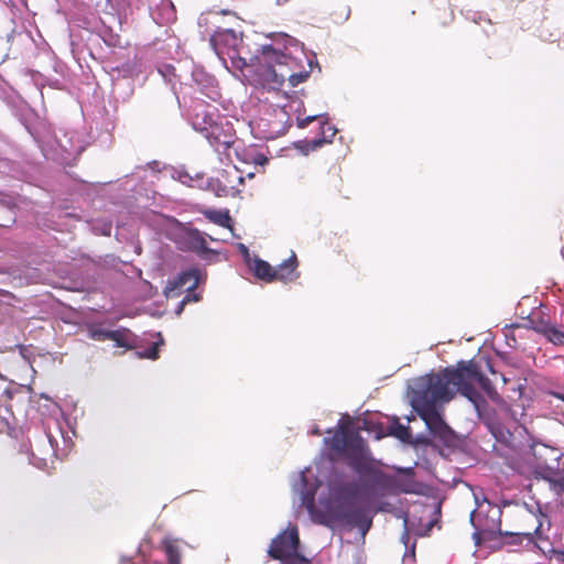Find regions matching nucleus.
<instances>
[{"label":"nucleus","instance_id":"nucleus-1","mask_svg":"<svg viewBox=\"0 0 564 564\" xmlns=\"http://www.w3.org/2000/svg\"><path fill=\"white\" fill-rule=\"evenodd\" d=\"M257 59L258 83L268 89H279L285 80L291 87H295L310 76V70L303 64L307 61L305 56H292L272 46H265L262 56H258Z\"/></svg>","mask_w":564,"mask_h":564},{"label":"nucleus","instance_id":"nucleus-2","mask_svg":"<svg viewBox=\"0 0 564 564\" xmlns=\"http://www.w3.org/2000/svg\"><path fill=\"white\" fill-rule=\"evenodd\" d=\"M462 375L456 368H445L437 373L417 378L412 389L414 410L435 409L438 403L449 402L454 398L451 386L459 392Z\"/></svg>","mask_w":564,"mask_h":564},{"label":"nucleus","instance_id":"nucleus-3","mask_svg":"<svg viewBox=\"0 0 564 564\" xmlns=\"http://www.w3.org/2000/svg\"><path fill=\"white\" fill-rule=\"evenodd\" d=\"M332 449L346 456L348 465L359 474L371 469L367 446L361 436L348 429L341 427L332 438Z\"/></svg>","mask_w":564,"mask_h":564},{"label":"nucleus","instance_id":"nucleus-4","mask_svg":"<svg viewBox=\"0 0 564 564\" xmlns=\"http://www.w3.org/2000/svg\"><path fill=\"white\" fill-rule=\"evenodd\" d=\"M457 371L462 375V383H459V393L471 401L478 406L481 401L480 393L474 387V382H477L481 390L496 403H502L503 400L495 389L491 381L481 373L477 362L459 361L457 364Z\"/></svg>","mask_w":564,"mask_h":564},{"label":"nucleus","instance_id":"nucleus-5","mask_svg":"<svg viewBox=\"0 0 564 564\" xmlns=\"http://www.w3.org/2000/svg\"><path fill=\"white\" fill-rule=\"evenodd\" d=\"M501 516L500 507L489 502L479 506L477 510L470 513V522L475 529L473 539L476 545L479 546L485 542L498 540L502 531Z\"/></svg>","mask_w":564,"mask_h":564},{"label":"nucleus","instance_id":"nucleus-6","mask_svg":"<svg viewBox=\"0 0 564 564\" xmlns=\"http://www.w3.org/2000/svg\"><path fill=\"white\" fill-rule=\"evenodd\" d=\"M512 517V529H514V535L527 536L528 544H536L540 540H545L544 525L546 524L547 530L550 529L549 517L541 511L535 512L525 506L518 507L511 514Z\"/></svg>","mask_w":564,"mask_h":564},{"label":"nucleus","instance_id":"nucleus-7","mask_svg":"<svg viewBox=\"0 0 564 564\" xmlns=\"http://www.w3.org/2000/svg\"><path fill=\"white\" fill-rule=\"evenodd\" d=\"M196 131L202 133L209 144L218 152L228 150L235 143V130L228 121L218 119L213 126L196 122Z\"/></svg>","mask_w":564,"mask_h":564},{"label":"nucleus","instance_id":"nucleus-8","mask_svg":"<svg viewBox=\"0 0 564 564\" xmlns=\"http://www.w3.org/2000/svg\"><path fill=\"white\" fill-rule=\"evenodd\" d=\"M300 544L299 530L294 525L272 539L268 549V555L273 560L284 562L300 553Z\"/></svg>","mask_w":564,"mask_h":564},{"label":"nucleus","instance_id":"nucleus-9","mask_svg":"<svg viewBox=\"0 0 564 564\" xmlns=\"http://www.w3.org/2000/svg\"><path fill=\"white\" fill-rule=\"evenodd\" d=\"M330 517L343 524L369 528V522L361 508L349 499L338 501L330 510Z\"/></svg>","mask_w":564,"mask_h":564},{"label":"nucleus","instance_id":"nucleus-10","mask_svg":"<svg viewBox=\"0 0 564 564\" xmlns=\"http://www.w3.org/2000/svg\"><path fill=\"white\" fill-rule=\"evenodd\" d=\"M199 283V270L189 269L183 271L173 280H169L164 288V295L167 299H174L182 294V292H192L198 286Z\"/></svg>","mask_w":564,"mask_h":564},{"label":"nucleus","instance_id":"nucleus-11","mask_svg":"<svg viewBox=\"0 0 564 564\" xmlns=\"http://www.w3.org/2000/svg\"><path fill=\"white\" fill-rule=\"evenodd\" d=\"M416 413L424 421L426 427L434 437L443 442H447L452 438L453 431L444 422L441 414L437 412L436 408L416 410Z\"/></svg>","mask_w":564,"mask_h":564},{"label":"nucleus","instance_id":"nucleus-12","mask_svg":"<svg viewBox=\"0 0 564 564\" xmlns=\"http://www.w3.org/2000/svg\"><path fill=\"white\" fill-rule=\"evenodd\" d=\"M216 181L220 186L217 194L219 196H228L239 192L238 185L242 184L243 178L239 171L234 167L231 170H224Z\"/></svg>","mask_w":564,"mask_h":564},{"label":"nucleus","instance_id":"nucleus-13","mask_svg":"<svg viewBox=\"0 0 564 564\" xmlns=\"http://www.w3.org/2000/svg\"><path fill=\"white\" fill-rule=\"evenodd\" d=\"M297 259L293 253L290 258L284 260L278 268L274 269V281L291 282L299 276L296 272Z\"/></svg>","mask_w":564,"mask_h":564},{"label":"nucleus","instance_id":"nucleus-14","mask_svg":"<svg viewBox=\"0 0 564 564\" xmlns=\"http://www.w3.org/2000/svg\"><path fill=\"white\" fill-rule=\"evenodd\" d=\"M248 265L257 279L267 283L274 281V268L269 262L256 257L252 260H248Z\"/></svg>","mask_w":564,"mask_h":564},{"label":"nucleus","instance_id":"nucleus-15","mask_svg":"<svg viewBox=\"0 0 564 564\" xmlns=\"http://www.w3.org/2000/svg\"><path fill=\"white\" fill-rule=\"evenodd\" d=\"M218 119H220V117L215 108L210 110L208 106L200 102L195 107V112L192 117V124L196 130V122H204L205 126L208 127L213 126Z\"/></svg>","mask_w":564,"mask_h":564},{"label":"nucleus","instance_id":"nucleus-16","mask_svg":"<svg viewBox=\"0 0 564 564\" xmlns=\"http://www.w3.org/2000/svg\"><path fill=\"white\" fill-rule=\"evenodd\" d=\"M163 551L166 555L169 564H181V547L177 539H164L162 540Z\"/></svg>","mask_w":564,"mask_h":564},{"label":"nucleus","instance_id":"nucleus-17","mask_svg":"<svg viewBox=\"0 0 564 564\" xmlns=\"http://www.w3.org/2000/svg\"><path fill=\"white\" fill-rule=\"evenodd\" d=\"M388 434L394 436L403 443H412V435L409 426L403 425L398 417H394L389 426Z\"/></svg>","mask_w":564,"mask_h":564},{"label":"nucleus","instance_id":"nucleus-18","mask_svg":"<svg viewBox=\"0 0 564 564\" xmlns=\"http://www.w3.org/2000/svg\"><path fill=\"white\" fill-rule=\"evenodd\" d=\"M109 340L115 341L117 347L132 348L133 335L128 328H119L110 332Z\"/></svg>","mask_w":564,"mask_h":564},{"label":"nucleus","instance_id":"nucleus-19","mask_svg":"<svg viewBox=\"0 0 564 564\" xmlns=\"http://www.w3.org/2000/svg\"><path fill=\"white\" fill-rule=\"evenodd\" d=\"M202 213L208 220H210L212 223H214L220 227H224V228L231 227V217L227 209L226 210L204 209Z\"/></svg>","mask_w":564,"mask_h":564},{"label":"nucleus","instance_id":"nucleus-20","mask_svg":"<svg viewBox=\"0 0 564 564\" xmlns=\"http://www.w3.org/2000/svg\"><path fill=\"white\" fill-rule=\"evenodd\" d=\"M187 243L191 250L196 253L204 254L212 250L207 247V241L198 230L188 234Z\"/></svg>","mask_w":564,"mask_h":564},{"label":"nucleus","instance_id":"nucleus-21","mask_svg":"<svg viewBox=\"0 0 564 564\" xmlns=\"http://www.w3.org/2000/svg\"><path fill=\"white\" fill-rule=\"evenodd\" d=\"M110 332L111 330L102 328L99 324H89L87 326L88 337L98 341L109 340L108 336H110Z\"/></svg>","mask_w":564,"mask_h":564},{"label":"nucleus","instance_id":"nucleus-22","mask_svg":"<svg viewBox=\"0 0 564 564\" xmlns=\"http://www.w3.org/2000/svg\"><path fill=\"white\" fill-rule=\"evenodd\" d=\"M498 539H500L501 543L506 544V545H520L524 541H527V536L517 538L514 535V529L506 530V531L502 530L501 534H499Z\"/></svg>","mask_w":564,"mask_h":564},{"label":"nucleus","instance_id":"nucleus-23","mask_svg":"<svg viewBox=\"0 0 564 564\" xmlns=\"http://www.w3.org/2000/svg\"><path fill=\"white\" fill-rule=\"evenodd\" d=\"M530 323L532 329H534L536 333L543 336H545L551 326H553V324L550 323L549 321H545L541 317H535L534 315L530 318Z\"/></svg>","mask_w":564,"mask_h":564},{"label":"nucleus","instance_id":"nucleus-24","mask_svg":"<svg viewBox=\"0 0 564 564\" xmlns=\"http://www.w3.org/2000/svg\"><path fill=\"white\" fill-rule=\"evenodd\" d=\"M544 337L554 345H564V327L560 329L553 325Z\"/></svg>","mask_w":564,"mask_h":564},{"label":"nucleus","instance_id":"nucleus-25","mask_svg":"<svg viewBox=\"0 0 564 564\" xmlns=\"http://www.w3.org/2000/svg\"><path fill=\"white\" fill-rule=\"evenodd\" d=\"M140 356L143 358L155 360L159 358V343H154L151 347L147 348Z\"/></svg>","mask_w":564,"mask_h":564},{"label":"nucleus","instance_id":"nucleus-26","mask_svg":"<svg viewBox=\"0 0 564 564\" xmlns=\"http://www.w3.org/2000/svg\"><path fill=\"white\" fill-rule=\"evenodd\" d=\"M282 564H312L308 558H306L303 554L297 553L294 556L289 557Z\"/></svg>","mask_w":564,"mask_h":564},{"label":"nucleus","instance_id":"nucleus-27","mask_svg":"<svg viewBox=\"0 0 564 564\" xmlns=\"http://www.w3.org/2000/svg\"><path fill=\"white\" fill-rule=\"evenodd\" d=\"M319 118H322V116H307L305 118H297V127L301 129L306 128L310 123Z\"/></svg>","mask_w":564,"mask_h":564},{"label":"nucleus","instance_id":"nucleus-28","mask_svg":"<svg viewBox=\"0 0 564 564\" xmlns=\"http://www.w3.org/2000/svg\"><path fill=\"white\" fill-rule=\"evenodd\" d=\"M305 506H306L307 510L310 511V513H312L314 516L315 503H314L313 497L311 499H305Z\"/></svg>","mask_w":564,"mask_h":564},{"label":"nucleus","instance_id":"nucleus-29","mask_svg":"<svg viewBox=\"0 0 564 564\" xmlns=\"http://www.w3.org/2000/svg\"><path fill=\"white\" fill-rule=\"evenodd\" d=\"M554 555L557 560L564 563V546L558 550H554Z\"/></svg>","mask_w":564,"mask_h":564},{"label":"nucleus","instance_id":"nucleus-30","mask_svg":"<svg viewBox=\"0 0 564 564\" xmlns=\"http://www.w3.org/2000/svg\"><path fill=\"white\" fill-rule=\"evenodd\" d=\"M239 248H240L241 252L246 256V260H247V261H248V260H251V259H250V256H249V250H248V248H247L245 245H242V243H240Z\"/></svg>","mask_w":564,"mask_h":564},{"label":"nucleus","instance_id":"nucleus-31","mask_svg":"<svg viewBox=\"0 0 564 564\" xmlns=\"http://www.w3.org/2000/svg\"><path fill=\"white\" fill-rule=\"evenodd\" d=\"M254 161L256 163L264 164L268 162V159L263 154H258Z\"/></svg>","mask_w":564,"mask_h":564},{"label":"nucleus","instance_id":"nucleus-32","mask_svg":"<svg viewBox=\"0 0 564 564\" xmlns=\"http://www.w3.org/2000/svg\"><path fill=\"white\" fill-rule=\"evenodd\" d=\"M110 231H111V225L108 224V225H105V228L102 230V235L105 236H109L110 235Z\"/></svg>","mask_w":564,"mask_h":564},{"label":"nucleus","instance_id":"nucleus-33","mask_svg":"<svg viewBox=\"0 0 564 564\" xmlns=\"http://www.w3.org/2000/svg\"><path fill=\"white\" fill-rule=\"evenodd\" d=\"M191 294H187L181 302L182 305H184L185 303L189 302L191 301Z\"/></svg>","mask_w":564,"mask_h":564},{"label":"nucleus","instance_id":"nucleus-34","mask_svg":"<svg viewBox=\"0 0 564 564\" xmlns=\"http://www.w3.org/2000/svg\"><path fill=\"white\" fill-rule=\"evenodd\" d=\"M313 142H314V147H318L324 142V140L318 139V140H314Z\"/></svg>","mask_w":564,"mask_h":564},{"label":"nucleus","instance_id":"nucleus-35","mask_svg":"<svg viewBox=\"0 0 564 564\" xmlns=\"http://www.w3.org/2000/svg\"><path fill=\"white\" fill-rule=\"evenodd\" d=\"M328 130L332 131L330 137H334L336 133V129H334L333 127H328Z\"/></svg>","mask_w":564,"mask_h":564},{"label":"nucleus","instance_id":"nucleus-36","mask_svg":"<svg viewBox=\"0 0 564 564\" xmlns=\"http://www.w3.org/2000/svg\"><path fill=\"white\" fill-rule=\"evenodd\" d=\"M417 443H426L424 440H417Z\"/></svg>","mask_w":564,"mask_h":564},{"label":"nucleus","instance_id":"nucleus-37","mask_svg":"<svg viewBox=\"0 0 564 564\" xmlns=\"http://www.w3.org/2000/svg\"><path fill=\"white\" fill-rule=\"evenodd\" d=\"M193 300H194V301H198V296L194 295V296H193Z\"/></svg>","mask_w":564,"mask_h":564}]
</instances>
